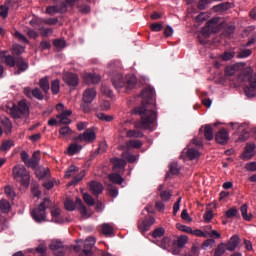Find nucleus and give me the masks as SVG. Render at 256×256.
I'll use <instances>...</instances> for the list:
<instances>
[{
	"instance_id": "nucleus-34",
	"label": "nucleus",
	"mask_w": 256,
	"mask_h": 256,
	"mask_svg": "<svg viewBox=\"0 0 256 256\" xmlns=\"http://www.w3.org/2000/svg\"><path fill=\"white\" fill-rule=\"evenodd\" d=\"M81 149H83V147L81 145H78L77 143H72L68 147V155H77V153H79V151H81Z\"/></svg>"
},
{
	"instance_id": "nucleus-24",
	"label": "nucleus",
	"mask_w": 256,
	"mask_h": 256,
	"mask_svg": "<svg viewBox=\"0 0 256 256\" xmlns=\"http://www.w3.org/2000/svg\"><path fill=\"white\" fill-rule=\"evenodd\" d=\"M74 205L75 207H77L78 211H80L82 217H87V207L83 205V201L81 200V198L76 197Z\"/></svg>"
},
{
	"instance_id": "nucleus-52",
	"label": "nucleus",
	"mask_w": 256,
	"mask_h": 256,
	"mask_svg": "<svg viewBox=\"0 0 256 256\" xmlns=\"http://www.w3.org/2000/svg\"><path fill=\"white\" fill-rule=\"evenodd\" d=\"M83 199L84 203H86V205H89V207H93L95 205V200L93 199V197H91V195L83 194Z\"/></svg>"
},
{
	"instance_id": "nucleus-46",
	"label": "nucleus",
	"mask_w": 256,
	"mask_h": 256,
	"mask_svg": "<svg viewBox=\"0 0 256 256\" xmlns=\"http://www.w3.org/2000/svg\"><path fill=\"white\" fill-rule=\"evenodd\" d=\"M5 63L8 67H15L17 58L13 57L12 55H7L5 56Z\"/></svg>"
},
{
	"instance_id": "nucleus-42",
	"label": "nucleus",
	"mask_w": 256,
	"mask_h": 256,
	"mask_svg": "<svg viewBox=\"0 0 256 256\" xmlns=\"http://www.w3.org/2000/svg\"><path fill=\"white\" fill-rule=\"evenodd\" d=\"M107 191H108V195H110V197L115 198L119 195V190L113 184H108Z\"/></svg>"
},
{
	"instance_id": "nucleus-54",
	"label": "nucleus",
	"mask_w": 256,
	"mask_h": 256,
	"mask_svg": "<svg viewBox=\"0 0 256 256\" xmlns=\"http://www.w3.org/2000/svg\"><path fill=\"white\" fill-rule=\"evenodd\" d=\"M32 97H35V99H39V101H43L44 99L43 93L39 88H34L32 90Z\"/></svg>"
},
{
	"instance_id": "nucleus-33",
	"label": "nucleus",
	"mask_w": 256,
	"mask_h": 256,
	"mask_svg": "<svg viewBox=\"0 0 256 256\" xmlns=\"http://www.w3.org/2000/svg\"><path fill=\"white\" fill-rule=\"evenodd\" d=\"M0 211L5 214L9 213L11 211V203L6 199L0 200Z\"/></svg>"
},
{
	"instance_id": "nucleus-50",
	"label": "nucleus",
	"mask_w": 256,
	"mask_h": 256,
	"mask_svg": "<svg viewBox=\"0 0 256 256\" xmlns=\"http://www.w3.org/2000/svg\"><path fill=\"white\" fill-rule=\"evenodd\" d=\"M64 207L66 211H75V202L73 200L67 199L64 202Z\"/></svg>"
},
{
	"instance_id": "nucleus-14",
	"label": "nucleus",
	"mask_w": 256,
	"mask_h": 256,
	"mask_svg": "<svg viewBox=\"0 0 256 256\" xmlns=\"http://www.w3.org/2000/svg\"><path fill=\"white\" fill-rule=\"evenodd\" d=\"M110 163L113 165V171L116 173H123L125 171V166L127 165V161L122 158H112Z\"/></svg>"
},
{
	"instance_id": "nucleus-29",
	"label": "nucleus",
	"mask_w": 256,
	"mask_h": 256,
	"mask_svg": "<svg viewBox=\"0 0 256 256\" xmlns=\"http://www.w3.org/2000/svg\"><path fill=\"white\" fill-rule=\"evenodd\" d=\"M240 213H242V219H244V221H252L253 215L248 214L247 204H244V205H242V207H240Z\"/></svg>"
},
{
	"instance_id": "nucleus-51",
	"label": "nucleus",
	"mask_w": 256,
	"mask_h": 256,
	"mask_svg": "<svg viewBox=\"0 0 256 256\" xmlns=\"http://www.w3.org/2000/svg\"><path fill=\"white\" fill-rule=\"evenodd\" d=\"M164 234H165V229L162 227H159L153 231L152 236L153 238L157 239V238L163 237Z\"/></svg>"
},
{
	"instance_id": "nucleus-3",
	"label": "nucleus",
	"mask_w": 256,
	"mask_h": 256,
	"mask_svg": "<svg viewBox=\"0 0 256 256\" xmlns=\"http://www.w3.org/2000/svg\"><path fill=\"white\" fill-rule=\"evenodd\" d=\"M238 80L249 82V84L244 87L246 97L253 98L256 96V74L253 75L250 70H246L238 75Z\"/></svg>"
},
{
	"instance_id": "nucleus-4",
	"label": "nucleus",
	"mask_w": 256,
	"mask_h": 256,
	"mask_svg": "<svg viewBox=\"0 0 256 256\" xmlns=\"http://www.w3.org/2000/svg\"><path fill=\"white\" fill-rule=\"evenodd\" d=\"M12 175L15 181L20 183L22 187H29L31 183V175L23 164H18L12 168Z\"/></svg>"
},
{
	"instance_id": "nucleus-57",
	"label": "nucleus",
	"mask_w": 256,
	"mask_h": 256,
	"mask_svg": "<svg viewBox=\"0 0 256 256\" xmlns=\"http://www.w3.org/2000/svg\"><path fill=\"white\" fill-rule=\"evenodd\" d=\"M83 177H85V172H80L77 176H75L72 181L70 182V185H77L79 181L83 180Z\"/></svg>"
},
{
	"instance_id": "nucleus-47",
	"label": "nucleus",
	"mask_w": 256,
	"mask_h": 256,
	"mask_svg": "<svg viewBox=\"0 0 256 256\" xmlns=\"http://www.w3.org/2000/svg\"><path fill=\"white\" fill-rule=\"evenodd\" d=\"M53 45L56 49H65V47H67V42L63 39H55L53 40Z\"/></svg>"
},
{
	"instance_id": "nucleus-10",
	"label": "nucleus",
	"mask_w": 256,
	"mask_h": 256,
	"mask_svg": "<svg viewBox=\"0 0 256 256\" xmlns=\"http://www.w3.org/2000/svg\"><path fill=\"white\" fill-rule=\"evenodd\" d=\"M97 139V135L95 134V131H93V128H89L83 132V134L78 135L75 138V141H85V143H93Z\"/></svg>"
},
{
	"instance_id": "nucleus-35",
	"label": "nucleus",
	"mask_w": 256,
	"mask_h": 256,
	"mask_svg": "<svg viewBox=\"0 0 256 256\" xmlns=\"http://www.w3.org/2000/svg\"><path fill=\"white\" fill-rule=\"evenodd\" d=\"M204 136H205V138H206L208 141L213 140V138H214V132H213V128H212V125H211V124L205 126V129H204Z\"/></svg>"
},
{
	"instance_id": "nucleus-41",
	"label": "nucleus",
	"mask_w": 256,
	"mask_h": 256,
	"mask_svg": "<svg viewBox=\"0 0 256 256\" xmlns=\"http://www.w3.org/2000/svg\"><path fill=\"white\" fill-rule=\"evenodd\" d=\"M2 125L4 126V132L6 133V135H9V133H11V130L13 129V124L11 123V120L6 118L2 121Z\"/></svg>"
},
{
	"instance_id": "nucleus-9",
	"label": "nucleus",
	"mask_w": 256,
	"mask_h": 256,
	"mask_svg": "<svg viewBox=\"0 0 256 256\" xmlns=\"http://www.w3.org/2000/svg\"><path fill=\"white\" fill-rule=\"evenodd\" d=\"M49 249L52 251L54 256H65L66 248L61 240H53L49 244Z\"/></svg>"
},
{
	"instance_id": "nucleus-53",
	"label": "nucleus",
	"mask_w": 256,
	"mask_h": 256,
	"mask_svg": "<svg viewBox=\"0 0 256 256\" xmlns=\"http://www.w3.org/2000/svg\"><path fill=\"white\" fill-rule=\"evenodd\" d=\"M159 195H160V198H161L163 201H165L166 203H167V202L171 199V197H172L171 192L168 191V190L161 191V192L159 193Z\"/></svg>"
},
{
	"instance_id": "nucleus-36",
	"label": "nucleus",
	"mask_w": 256,
	"mask_h": 256,
	"mask_svg": "<svg viewBox=\"0 0 256 256\" xmlns=\"http://www.w3.org/2000/svg\"><path fill=\"white\" fill-rule=\"evenodd\" d=\"M227 250L226 243L222 242L215 249L214 256H223Z\"/></svg>"
},
{
	"instance_id": "nucleus-12",
	"label": "nucleus",
	"mask_w": 256,
	"mask_h": 256,
	"mask_svg": "<svg viewBox=\"0 0 256 256\" xmlns=\"http://www.w3.org/2000/svg\"><path fill=\"white\" fill-rule=\"evenodd\" d=\"M63 81L69 87H77L79 85V76L73 72H66L63 75Z\"/></svg>"
},
{
	"instance_id": "nucleus-13",
	"label": "nucleus",
	"mask_w": 256,
	"mask_h": 256,
	"mask_svg": "<svg viewBox=\"0 0 256 256\" xmlns=\"http://www.w3.org/2000/svg\"><path fill=\"white\" fill-rule=\"evenodd\" d=\"M16 71L14 74L21 75V73H25L27 69H29V62H27L23 57L19 56L16 58Z\"/></svg>"
},
{
	"instance_id": "nucleus-44",
	"label": "nucleus",
	"mask_w": 256,
	"mask_h": 256,
	"mask_svg": "<svg viewBox=\"0 0 256 256\" xmlns=\"http://www.w3.org/2000/svg\"><path fill=\"white\" fill-rule=\"evenodd\" d=\"M79 168H77L75 165H71L67 171L65 172V178L69 179V177H73L75 173H78Z\"/></svg>"
},
{
	"instance_id": "nucleus-61",
	"label": "nucleus",
	"mask_w": 256,
	"mask_h": 256,
	"mask_svg": "<svg viewBox=\"0 0 256 256\" xmlns=\"http://www.w3.org/2000/svg\"><path fill=\"white\" fill-rule=\"evenodd\" d=\"M26 35L29 37V39H37V37H39V33L31 28L27 29Z\"/></svg>"
},
{
	"instance_id": "nucleus-27",
	"label": "nucleus",
	"mask_w": 256,
	"mask_h": 256,
	"mask_svg": "<svg viewBox=\"0 0 256 256\" xmlns=\"http://www.w3.org/2000/svg\"><path fill=\"white\" fill-rule=\"evenodd\" d=\"M95 245V238L89 237L84 242V251H88L89 253H93L92 249Z\"/></svg>"
},
{
	"instance_id": "nucleus-37",
	"label": "nucleus",
	"mask_w": 256,
	"mask_h": 256,
	"mask_svg": "<svg viewBox=\"0 0 256 256\" xmlns=\"http://www.w3.org/2000/svg\"><path fill=\"white\" fill-rule=\"evenodd\" d=\"M97 119H99L100 121H105V123H111V121H113V116L112 115H107L103 112H98L96 114Z\"/></svg>"
},
{
	"instance_id": "nucleus-38",
	"label": "nucleus",
	"mask_w": 256,
	"mask_h": 256,
	"mask_svg": "<svg viewBox=\"0 0 256 256\" xmlns=\"http://www.w3.org/2000/svg\"><path fill=\"white\" fill-rule=\"evenodd\" d=\"M11 147H15V142L13 140H4L0 146V151H9Z\"/></svg>"
},
{
	"instance_id": "nucleus-25",
	"label": "nucleus",
	"mask_w": 256,
	"mask_h": 256,
	"mask_svg": "<svg viewBox=\"0 0 256 256\" xmlns=\"http://www.w3.org/2000/svg\"><path fill=\"white\" fill-rule=\"evenodd\" d=\"M180 172V168L177 163H171L169 166V172L165 176V180L171 178V175H178Z\"/></svg>"
},
{
	"instance_id": "nucleus-49",
	"label": "nucleus",
	"mask_w": 256,
	"mask_h": 256,
	"mask_svg": "<svg viewBox=\"0 0 256 256\" xmlns=\"http://www.w3.org/2000/svg\"><path fill=\"white\" fill-rule=\"evenodd\" d=\"M51 92H52V95H57L59 93V80L58 79L53 80L51 82Z\"/></svg>"
},
{
	"instance_id": "nucleus-18",
	"label": "nucleus",
	"mask_w": 256,
	"mask_h": 256,
	"mask_svg": "<svg viewBox=\"0 0 256 256\" xmlns=\"http://www.w3.org/2000/svg\"><path fill=\"white\" fill-rule=\"evenodd\" d=\"M97 97V91H95V88H87L83 92V102L84 103H93V99Z\"/></svg>"
},
{
	"instance_id": "nucleus-8",
	"label": "nucleus",
	"mask_w": 256,
	"mask_h": 256,
	"mask_svg": "<svg viewBox=\"0 0 256 256\" xmlns=\"http://www.w3.org/2000/svg\"><path fill=\"white\" fill-rule=\"evenodd\" d=\"M11 113L15 119H21L23 115H29V106L27 105V102L20 101L18 102V105H14L11 108Z\"/></svg>"
},
{
	"instance_id": "nucleus-19",
	"label": "nucleus",
	"mask_w": 256,
	"mask_h": 256,
	"mask_svg": "<svg viewBox=\"0 0 256 256\" xmlns=\"http://www.w3.org/2000/svg\"><path fill=\"white\" fill-rule=\"evenodd\" d=\"M41 161V152L35 151L32 154L31 159L28 160V166L30 169H37L39 167V163Z\"/></svg>"
},
{
	"instance_id": "nucleus-1",
	"label": "nucleus",
	"mask_w": 256,
	"mask_h": 256,
	"mask_svg": "<svg viewBox=\"0 0 256 256\" xmlns=\"http://www.w3.org/2000/svg\"><path fill=\"white\" fill-rule=\"evenodd\" d=\"M140 96L142 97L141 106H136L131 110L132 115H140L141 120L135 122L136 129L153 131L154 125L158 118L156 110L155 90L152 86L148 85L141 90Z\"/></svg>"
},
{
	"instance_id": "nucleus-58",
	"label": "nucleus",
	"mask_w": 256,
	"mask_h": 256,
	"mask_svg": "<svg viewBox=\"0 0 256 256\" xmlns=\"http://www.w3.org/2000/svg\"><path fill=\"white\" fill-rule=\"evenodd\" d=\"M107 151V143L101 142L98 149L94 152V155H99V153H105Z\"/></svg>"
},
{
	"instance_id": "nucleus-31",
	"label": "nucleus",
	"mask_w": 256,
	"mask_h": 256,
	"mask_svg": "<svg viewBox=\"0 0 256 256\" xmlns=\"http://www.w3.org/2000/svg\"><path fill=\"white\" fill-rule=\"evenodd\" d=\"M51 215L54 223H63V220L61 219V210L59 208L51 210Z\"/></svg>"
},
{
	"instance_id": "nucleus-55",
	"label": "nucleus",
	"mask_w": 256,
	"mask_h": 256,
	"mask_svg": "<svg viewBox=\"0 0 256 256\" xmlns=\"http://www.w3.org/2000/svg\"><path fill=\"white\" fill-rule=\"evenodd\" d=\"M235 29L236 27L234 25H228L224 31L225 36L230 38L234 34Z\"/></svg>"
},
{
	"instance_id": "nucleus-28",
	"label": "nucleus",
	"mask_w": 256,
	"mask_h": 256,
	"mask_svg": "<svg viewBox=\"0 0 256 256\" xmlns=\"http://www.w3.org/2000/svg\"><path fill=\"white\" fill-rule=\"evenodd\" d=\"M110 183H114L115 185H121L123 183V177L121 174L112 173L108 176Z\"/></svg>"
},
{
	"instance_id": "nucleus-11",
	"label": "nucleus",
	"mask_w": 256,
	"mask_h": 256,
	"mask_svg": "<svg viewBox=\"0 0 256 256\" xmlns=\"http://www.w3.org/2000/svg\"><path fill=\"white\" fill-rule=\"evenodd\" d=\"M218 32H219V29L214 19H211L210 21H208L206 26H204L202 29V34L206 38H209L210 35H212L213 33L216 34Z\"/></svg>"
},
{
	"instance_id": "nucleus-60",
	"label": "nucleus",
	"mask_w": 256,
	"mask_h": 256,
	"mask_svg": "<svg viewBox=\"0 0 256 256\" xmlns=\"http://www.w3.org/2000/svg\"><path fill=\"white\" fill-rule=\"evenodd\" d=\"M13 52L15 53V55H22V53H25V47L16 44L13 46Z\"/></svg>"
},
{
	"instance_id": "nucleus-22",
	"label": "nucleus",
	"mask_w": 256,
	"mask_h": 256,
	"mask_svg": "<svg viewBox=\"0 0 256 256\" xmlns=\"http://www.w3.org/2000/svg\"><path fill=\"white\" fill-rule=\"evenodd\" d=\"M255 149L256 145L254 143L246 144V148H244V153H242V159H251L254 156Z\"/></svg>"
},
{
	"instance_id": "nucleus-7",
	"label": "nucleus",
	"mask_w": 256,
	"mask_h": 256,
	"mask_svg": "<svg viewBox=\"0 0 256 256\" xmlns=\"http://www.w3.org/2000/svg\"><path fill=\"white\" fill-rule=\"evenodd\" d=\"M119 142L125 143V146L121 145L120 149H124L122 152L123 159L129 160V129H127V120L122 124L119 132Z\"/></svg>"
},
{
	"instance_id": "nucleus-6",
	"label": "nucleus",
	"mask_w": 256,
	"mask_h": 256,
	"mask_svg": "<svg viewBox=\"0 0 256 256\" xmlns=\"http://www.w3.org/2000/svg\"><path fill=\"white\" fill-rule=\"evenodd\" d=\"M151 213H153V208L151 206H147L142 211V215H145V218L141 222H138V229L142 234L148 232L151 226L155 223V219L150 215Z\"/></svg>"
},
{
	"instance_id": "nucleus-56",
	"label": "nucleus",
	"mask_w": 256,
	"mask_h": 256,
	"mask_svg": "<svg viewBox=\"0 0 256 256\" xmlns=\"http://www.w3.org/2000/svg\"><path fill=\"white\" fill-rule=\"evenodd\" d=\"M39 31H40V35H42V37H49V35H51L53 33L52 28H45V27L39 28Z\"/></svg>"
},
{
	"instance_id": "nucleus-15",
	"label": "nucleus",
	"mask_w": 256,
	"mask_h": 256,
	"mask_svg": "<svg viewBox=\"0 0 256 256\" xmlns=\"http://www.w3.org/2000/svg\"><path fill=\"white\" fill-rule=\"evenodd\" d=\"M240 243L241 239L239 235H232V237H230V240H228V242L226 243L227 251L234 252L238 248Z\"/></svg>"
},
{
	"instance_id": "nucleus-2",
	"label": "nucleus",
	"mask_w": 256,
	"mask_h": 256,
	"mask_svg": "<svg viewBox=\"0 0 256 256\" xmlns=\"http://www.w3.org/2000/svg\"><path fill=\"white\" fill-rule=\"evenodd\" d=\"M53 203L49 198H44L38 207L31 211V217L36 223H45L47 221V209H51Z\"/></svg>"
},
{
	"instance_id": "nucleus-17",
	"label": "nucleus",
	"mask_w": 256,
	"mask_h": 256,
	"mask_svg": "<svg viewBox=\"0 0 256 256\" xmlns=\"http://www.w3.org/2000/svg\"><path fill=\"white\" fill-rule=\"evenodd\" d=\"M188 237L185 235H182L178 238L176 244H174V248L172 253L174 255H178L181 252V249L187 244Z\"/></svg>"
},
{
	"instance_id": "nucleus-40",
	"label": "nucleus",
	"mask_w": 256,
	"mask_h": 256,
	"mask_svg": "<svg viewBox=\"0 0 256 256\" xmlns=\"http://www.w3.org/2000/svg\"><path fill=\"white\" fill-rule=\"evenodd\" d=\"M40 88L44 93H49V80L47 77L41 78L39 81Z\"/></svg>"
},
{
	"instance_id": "nucleus-21",
	"label": "nucleus",
	"mask_w": 256,
	"mask_h": 256,
	"mask_svg": "<svg viewBox=\"0 0 256 256\" xmlns=\"http://www.w3.org/2000/svg\"><path fill=\"white\" fill-rule=\"evenodd\" d=\"M101 81V76L95 73H88L84 76V82L87 85H98Z\"/></svg>"
},
{
	"instance_id": "nucleus-63",
	"label": "nucleus",
	"mask_w": 256,
	"mask_h": 256,
	"mask_svg": "<svg viewBox=\"0 0 256 256\" xmlns=\"http://www.w3.org/2000/svg\"><path fill=\"white\" fill-rule=\"evenodd\" d=\"M135 86H137V76L132 74L129 78V89H133Z\"/></svg>"
},
{
	"instance_id": "nucleus-23",
	"label": "nucleus",
	"mask_w": 256,
	"mask_h": 256,
	"mask_svg": "<svg viewBox=\"0 0 256 256\" xmlns=\"http://www.w3.org/2000/svg\"><path fill=\"white\" fill-rule=\"evenodd\" d=\"M13 5V0H6L3 5L0 6V17L7 19L9 17V7Z\"/></svg>"
},
{
	"instance_id": "nucleus-48",
	"label": "nucleus",
	"mask_w": 256,
	"mask_h": 256,
	"mask_svg": "<svg viewBox=\"0 0 256 256\" xmlns=\"http://www.w3.org/2000/svg\"><path fill=\"white\" fill-rule=\"evenodd\" d=\"M59 134L67 137V135H73V130L69 126H64L59 129Z\"/></svg>"
},
{
	"instance_id": "nucleus-64",
	"label": "nucleus",
	"mask_w": 256,
	"mask_h": 256,
	"mask_svg": "<svg viewBox=\"0 0 256 256\" xmlns=\"http://www.w3.org/2000/svg\"><path fill=\"white\" fill-rule=\"evenodd\" d=\"M237 213H238V210L236 208H230L226 212V218L233 219V217H236Z\"/></svg>"
},
{
	"instance_id": "nucleus-26",
	"label": "nucleus",
	"mask_w": 256,
	"mask_h": 256,
	"mask_svg": "<svg viewBox=\"0 0 256 256\" xmlns=\"http://www.w3.org/2000/svg\"><path fill=\"white\" fill-rule=\"evenodd\" d=\"M101 233L102 235H105V237H113L114 235L113 226H110L107 223L102 224Z\"/></svg>"
},
{
	"instance_id": "nucleus-16",
	"label": "nucleus",
	"mask_w": 256,
	"mask_h": 256,
	"mask_svg": "<svg viewBox=\"0 0 256 256\" xmlns=\"http://www.w3.org/2000/svg\"><path fill=\"white\" fill-rule=\"evenodd\" d=\"M216 142L221 145H225L229 141V133L226 129L222 128L218 133L215 135Z\"/></svg>"
},
{
	"instance_id": "nucleus-30",
	"label": "nucleus",
	"mask_w": 256,
	"mask_h": 256,
	"mask_svg": "<svg viewBox=\"0 0 256 256\" xmlns=\"http://www.w3.org/2000/svg\"><path fill=\"white\" fill-rule=\"evenodd\" d=\"M51 175V171L49 168H38L36 170V176L38 179H45V177H49Z\"/></svg>"
},
{
	"instance_id": "nucleus-45",
	"label": "nucleus",
	"mask_w": 256,
	"mask_h": 256,
	"mask_svg": "<svg viewBox=\"0 0 256 256\" xmlns=\"http://www.w3.org/2000/svg\"><path fill=\"white\" fill-rule=\"evenodd\" d=\"M13 35L15 39H18V41H20V43H25V45H29V40L27 39V37H25V35L21 34L19 31H15Z\"/></svg>"
},
{
	"instance_id": "nucleus-43",
	"label": "nucleus",
	"mask_w": 256,
	"mask_h": 256,
	"mask_svg": "<svg viewBox=\"0 0 256 256\" xmlns=\"http://www.w3.org/2000/svg\"><path fill=\"white\" fill-rule=\"evenodd\" d=\"M252 55V50L251 49H240V51H238V59H245L248 58Z\"/></svg>"
},
{
	"instance_id": "nucleus-5",
	"label": "nucleus",
	"mask_w": 256,
	"mask_h": 256,
	"mask_svg": "<svg viewBox=\"0 0 256 256\" xmlns=\"http://www.w3.org/2000/svg\"><path fill=\"white\" fill-rule=\"evenodd\" d=\"M108 67L111 70L110 75H112L113 87H115V89H122V87H125V79L123 78V75L119 73V69H121L119 62H111Z\"/></svg>"
},
{
	"instance_id": "nucleus-20",
	"label": "nucleus",
	"mask_w": 256,
	"mask_h": 256,
	"mask_svg": "<svg viewBox=\"0 0 256 256\" xmlns=\"http://www.w3.org/2000/svg\"><path fill=\"white\" fill-rule=\"evenodd\" d=\"M89 189L92 195L98 197V195H101L103 193V184L97 181H91L89 183Z\"/></svg>"
},
{
	"instance_id": "nucleus-32",
	"label": "nucleus",
	"mask_w": 256,
	"mask_h": 256,
	"mask_svg": "<svg viewBox=\"0 0 256 256\" xmlns=\"http://www.w3.org/2000/svg\"><path fill=\"white\" fill-rule=\"evenodd\" d=\"M238 69H239V66L237 64L228 65L226 70H225V76L226 77H231V76L236 75Z\"/></svg>"
},
{
	"instance_id": "nucleus-39",
	"label": "nucleus",
	"mask_w": 256,
	"mask_h": 256,
	"mask_svg": "<svg viewBox=\"0 0 256 256\" xmlns=\"http://www.w3.org/2000/svg\"><path fill=\"white\" fill-rule=\"evenodd\" d=\"M187 154V157L190 159V160H194V159H197L200 157V153L197 149L195 148H190L187 150L186 152Z\"/></svg>"
},
{
	"instance_id": "nucleus-59",
	"label": "nucleus",
	"mask_w": 256,
	"mask_h": 256,
	"mask_svg": "<svg viewBox=\"0 0 256 256\" xmlns=\"http://www.w3.org/2000/svg\"><path fill=\"white\" fill-rule=\"evenodd\" d=\"M235 57V52H231V51H226L224 52V54L222 55V60L223 61H230Z\"/></svg>"
},
{
	"instance_id": "nucleus-62",
	"label": "nucleus",
	"mask_w": 256,
	"mask_h": 256,
	"mask_svg": "<svg viewBox=\"0 0 256 256\" xmlns=\"http://www.w3.org/2000/svg\"><path fill=\"white\" fill-rule=\"evenodd\" d=\"M142 146V142L140 140H129V148L139 149Z\"/></svg>"
}]
</instances>
